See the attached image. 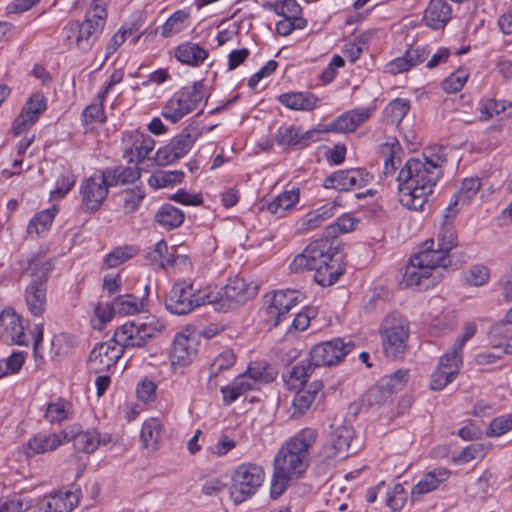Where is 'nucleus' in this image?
I'll use <instances>...</instances> for the list:
<instances>
[{
    "instance_id": "13",
    "label": "nucleus",
    "mask_w": 512,
    "mask_h": 512,
    "mask_svg": "<svg viewBox=\"0 0 512 512\" xmlns=\"http://www.w3.org/2000/svg\"><path fill=\"white\" fill-rule=\"evenodd\" d=\"M302 298L303 296L299 291L290 289L275 291L271 295H266L265 302L268 304L265 309L266 321L278 326L286 319L288 312L302 301Z\"/></svg>"
},
{
    "instance_id": "59",
    "label": "nucleus",
    "mask_w": 512,
    "mask_h": 512,
    "mask_svg": "<svg viewBox=\"0 0 512 512\" xmlns=\"http://www.w3.org/2000/svg\"><path fill=\"white\" fill-rule=\"evenodd\" d=\"M315 401L313 395L306 390H299L292 403V416L303 415Z\"/></svg>"
},
{
    "instance_id": "8",
    "label": "nucleus",
    "mask_w": 512,
    "mask_h": 512,
    "mask_svg": "<svg viewBox=\"0 0 512 512\" xmlns=\"http://www.w3.org/2000/svg\"><path fill=\"white\" fill-rule=\"evenodd\" d=\"M205 97L203 81H197L191 86L183 87L167 101L163 107L162 116L176 123L185 115L194 111Z\"/></svg>"
},
{
    "instance_id": "25",
    "label": "nucleus",
    "mask_w": 512,
    "mask_h": 512,
    "mask_svg": "<svg viewBox=\"0 0 512 512\" xmlns=\"http://www.w3.org/2000/svg\"><path fill=\"white\" fill-rule=\"evenodd\" d=\"M415 263H421L432 272L438 267H447L450 264L449 255L442 248H435L434 239H428L423 243L419 253L414 255Z\"/></svg>"
},
{
    "instance_id": "55",
    "label": "nucleus",
    "mask_w": 512,
    "mask_h": 512,
    "mask_svg": "<svg viewBox=\"0 0 512 512\" xmlns=\"http://www.w3.org/2000/svg\"><path fill=\"white\" fill-rule=\"evenodd\" d=\"M236 361V356L231 350L220 353L211 364V376H217L220 372L230 369Z\"/></svg>"
},
{
    "instance_id": "32",
    "label": "nucleus",
    "mask_w": 512,
    "mask_h": 512,
    "mask_svg": "<svg viewBox=\"0 0 512 512\" xmlns=\"http://www.w3.org/2000/svg\"><path fill=\"white\" fill-rule=\"evenodd\" d=\"M279 102L291 109L301 111H311L317 107L319 99L307 92H289L281 94L278 97Z\"/></svg>"
},
{
    "instance_id": "60",
    "label": "nucleus",
    "mask_w": 512,
    "mask_h": 512,
    "mask_svg": "<svg viewBox=\"0 0 512 512\" xmlns=\"http://www.w3.org/2000/svg\"><path fill=\"white\" fill-rule=\"evenodd\" d=\"M142 329V337L145 342L149 339L154 338L165 329V324L155 316L147 317L144 322L139 323Z\"/></svg>"
},
{
    "instance_id": "54",
    "label": "nucleus",
    "mask_w": 512,
    "mask_h": 512,
    "mask_svg": "<svg viewBox=\"0 0 512 512\" xmlns=\"http://www.w3.org/2000/svg\"><path fill=\"white\" fill-rule=\"evenodd\" d=\"M407 499V493L402 484L396 483L387 493L386 504L393 511H399L403 508Z\"/></svg>"
},
{
    "instance_id": "4",
    "label": "nucleus",
    "mask_w": 512,
    "mask_h": 512,
    "mask_svg": "<svg viewBox=\"0 0 512 512\" xmlns=\"http://www.w3.org/2000/svg\"><path fill=\"white\" fill-rule=\"evenodd\" d=\"M18 266L21 276L28 274L31 277L24 295L27 309L33 316L40 317L46 308L47 282L52 263L41 254H28L21 256Z\"/></svg>"
},
{
    "instance_id": "30",
    "label": "nucleus",
    "mask_w": 512,
    "mask_h": 512,
    "mask_svg": "<svg viewBox=\"0 0 512 512\" xmlns=\"http://www.w3.org/2000/svg\"><path fill=\"white\" fill-rule=\"evenodd\" d=\"M79 503V495L73 491H58L42 503L45 512H71Z\"/></svg>"
},
{
    "instance_id": "18",
    "label": "nucleus",
    "mask_w": 512,
    "mask_h": 512,
    "mask_svg": "<svg viewBox=\"0 0 512 512\" xmlns=\"http://www.w3.org/2000/svg\"><path fill=\"white\" fill-rule=\"evenodd\" d=\"M67 443V434L64 430L55 433L39 432L32 436L24 446V454L33 457L56 450Z\"/></svg>"
},
{
    "instance_id": "45",
    "label": "nucleus",
    "mask_w": 512,
    "mask_h": 512,
    "mask_svg": "<svg viewBox=\"0 0 512 512\" xmlns=\"http://www.w3.org/2000/svg\"><path fill=\"white\" fill-rule=\"evenodd\" d=\"M138 253V249L134 246H119L114 248L110 253H108L104 260L103 266L104 268L110 269L115 268L127 260L133 258Z\"/></svg>"
},
{
    "instance_id": "46",
    "label": "nucleus",
    "mask_w": 512,
    "mask_h": 512,
    "mask_svg": "<svg viewBox=\"0 0 512 512\" xmlns=\"http://www.w3.org/2000/svg\"><path fill=\"white\" fill-rule=\"evenodd\" d=\"M55 213V209H46L36 214L27 226V233L39 236L47 231L54 220Z\"/></svg>"
},
{
    "instance_id": "11",
    "label": "nucleus",
    "mask_w": 512,
    "mask_h": 512,
    "mask_svg": "<svg viewBox=\"0 0 512 512\" xmlns=\"http://www.w3.org/2000/svg\"><path fill=\"white\" fill-rule=\"evenodd\" d=\"M201 134V129L197 125H188L174 136L168 144L157 150L156 163L159 166H167L184 157Z\"/></svg>"
},
{
    "instance_id": "63",
    "label": "nucleus",
    "mask_w": 512,
    "mask_h": 512,
    "mask_svg": "<svg viewBox=\"0 0 512 512\" xmlns=\"http://www.w3.org/2000/svg\"><path fill=\"white\" fill-rule=\"evenodd\" d=\"M102 104H91L83 111L82 120L84 124L103 123L105 121Z\"/></svg>"
},
{
    "instance_id": "61",
    "label": "nucleus",
    "mask_w": 512,
    "mask_h": 512,
    "mask_svg": "<svg viewBox=\"0 0 512 512\" xmlns=\"http://www.w3.org/2000/svg\"><path fill=\"white\" fill-rule=\"evenodd\" d=\"M31 508V501L18 496L0 500V512H26Z\"/></svg>"
},
{
    "instance_id": "9",
    "label": "nucleus",
    "mask_w": 512,
    "mask_h": 512,
    "mask_svg": "<svg viewBox=\"0 0 512 512\" xmlns=\"http://www.w3.org/2000/svg\"><path fill=\"white\" fill-rule=\"evenodd\" d=\"M265 472L259 465L245 463L233 472L230 496L236 504L252 497L263 484Z\"/></svg>"
},
{
    "instance_id": "47",
    "label": "nucleus",
    "mask_w": 512,
    "mask_h": 512,
    "mask_svg": "<svg viewBox=\"0 0 512 512\" xmlns=\"http://www.w3.org/2000/svg\"><path fill=\"white\" fill-rule=\"evenodd\" d=\"M410 110V101L397 98L392 100L385 108L384 115L391 124L398 125Z\"/></svg>"
},
{
    "instance_id": "21",
    "label": "nucleus",
    "mask_w": 512,
    "mask_h": 512,
    "mask_svg": "<svg viewBox=\"0 0 512 512\" xmlns=\"http://www.w3.org/2000/svg\"><path fill=\"white\" fill-rule=\"evenodd\" d=\"M372 113L371 108H356L337 117L333 122L323 126V131L348 133L355 131L367 121Z\"/></svg>"
},
{
    "instance_id": "3",
    "label": "nucleus",
    "mask_w": 512,
    "mask_h": 512,
    "mask_svg": "<svg viewBox=\"0 0 512 512\" xmlns=\"http://www.w3.org/2000/svg\"><path fill=\"white\" fill-rule=\"evenodd\" d=\"M340 262L335 241L323 236L321 239L311 242L301 254L293 259L290 263V270L292 272L313 270L315 282L327 287L336 283L344 273Z\"/></svg>"
},
{
    "instance_id": "20",
    "label": "nucleus",
    "mask_w": 512,
    "mask_h": 512,
    "mask_svg": "<svg viewBox=\"0 0 512 512\" xmlns=\"http://www.w3.org/2000/svg\"><path fill=\"white\" fill-rule=\"evenodd\" d=\"M0 337L7 344H26V335L21 318L11 309L0 313Z\"/></svg>"
},
{
    "instance_id": "64",
    "label": "nucleus",
    "mask_w": 512,
    "mask_h": 512,
    "mask_svg": "<svg viewBox=\"0 0 512 512\" xmlns=\"http://www.w3.org/2000/svg\"><path fill=\"white\" fill-rule=\"evenodd\" d=\"M512 429V415L494 419L489 425V436H500Z\"/></svg>"
},
{
    "instance_id": "58",
    "label": "nucleus",
    "mask_w": 512,
    "mask_h": 512,
    "mask_svg": "<svg viewBox=\"0 0 512 512\" xmlns=\"http://www.w3.org/2000/svg\"><path fill=\"white\" fill-rule=\"evenodd\" d=\"M457 374L454 372L439 367L431 375L430 387L432 390L440 391L451 383Z\"/></svg>"
},
{
    "instance_id": "27",
    "label": "nucleus",
    "mask_w": 512,
    "mask_h": 512,
    "mask_svg": "<svg viewBox=\"0 0 512 512\" xmlns=\"http://www.w3.org/2000/svg\"><path fill=\"white\" fill-rule=\"evenodd\" d=\"M131 146L125 151V158L130 162H142L152 152L155 146V141L150 135L140 133L138 131L132 132L129 135Z\"/></svg>"
},
{
    "instance_id": "5",
    "label": "nucleus",
    "mask_w": 512,
    "mask_h": 512,
    "mask_svg": "<svg viewBox=\"0 0 512 512\" xmlns=\"http://www.w3.org/2000/svg\"><path fill=\"white\" fill-rule=\"evenodd\" d=\"M215 299L210 292V285L200 286L190 279L179 280L172 286L166 300V309L175 315H186L198 307L211 305Z\"/></svg>"
},
{
    "instance_id": "34",
    "label": "nucleus",
    "mask_w": 512,
    "mask_h": 512,
    "mask_svg": "<svg viewBox=\"0 0 512 512\" xmlns=\"http://www.w3.org/2000/svg\"><path fill=\"white\" fill-rule=\"evenodd\" d=\"M315 368L316 366H314L311 358L307 361H301L294 365L287 375L283 376L284 381L290 389H300L305 385Z\"/></svg>"
},
{
    "instance_id": "41",
    "label": "nucleus",
    "mask_w": 512,
    "mask_h": 512,
    "mask_svg": "<svg viewBox=\"0 0 512 512\" xmlns=\"http://www.w3.org/2000/svg\"><path fill=\"white\" fill-rule=\"evenodd\" d=\"M183 179L184 172L181 170L158 171L149 177L148 184L159 189L182 183Z\"/></svg>"
},
{
    "instance_id": "33",
    "label": "nucleus",
    "mask_w": 512,
    "mask_h": 512,
    "mask_svg": "<svg viewBox=\"0 0 512 512\" xmlns=\"http://www.w3.org/2000/svg\"><path fill=\"white\" fill-rule=\"evenodd\" d=\"M208 55L206 49L193 42H184L175 49V57L178 61L195 67L201 65Z\"/></svg>"
},
{
    "instance_id": "43",
    "label": "nucleus",
    "mask_w": 512,
    "mask_h": 512,
    "mask_svg": "<svg viewBox=\"0 0 512 512\" xmlns=\"http://www.w3.org/2000/svg\"><path fill=\"white\" fill-rule=\"evenodd\" d=\"M457 240L453 221L443 219L437 235V247L442 248L449 255V252L458 245Z\"/></svg>"
},
{
    "instance_id": "51",
    "label": "nucleus",
    "mask_w": 512,
    "mask_h": 512,
    "mask_svg": "<svg viewBox=\"0 0 512 512\" xmlns=\"http://www.w3.org/2000/svg\"><path fill=\"white\" fill-rule=\"evenodd\" d=\"M76 176L72 171L63 172L56 182V187L50 193L52 199H61L63 198L75 185Z\"/></svg>"
},
{
    "instance_id": "19",
    "label": "nucleus",
    "mask_w": 512,
    "mask_h": 512,
    "mask_svg": "<svg viewBox=\"0 0 512 512\" xmlns=\"http://www.w3.org/2000/svg\"><path fill=\"white\" fill-rule=\"evenodd\" d=\"M46 109V98L42 93H34L23 107L20 115L15 119L13 131L15 135L22 134L33 126L38 116Z\"/></svg>"
},
{
    "instance_id": "40",
    "label": "nucleus",
    "mask_w": 512,
    "mask_h": 512,
    "mask_svg": "<svg viewBox=\"0 0 512 512\" xmlns=\"http://www.w3.org/2000/svg\"><path fill=\"white\" fill-rule=\"evenodd\" d=\"M190 15L185 10L175 11L161 27V36L168 38L174 36L188 27Z\"/></svg>"
},
{
    "instance_id": "36",
    "label": "nucleus",
    "mask_w": 512,
    "mask_h": 512,
    "mask_svg": "<svg viewBox=\"0 0 512 512\" xmlns=\"http://www.w3.org/2000/svg\"><path fill=\"white\" fill-rule=\"evenodd\" d=\"M163 426L159 419L150 418L146 420L141 429L140 439L143 447L150 450H156L157 444L161 440Z\"/></svg>"
},
{
    "instance_id": "35",
    "label": "nucleus",
    "mask_w": 512,
    "mask_h": 512,
    "mask_svg": "<svg viewBox=\"0 0 512 512\" xmlns=\"http://www.w3.org/2000/svg\"><path fill=\"white\" fill-rule=\"evenodd\" d=\"M74 413L71 402L58 398L56 401L47 404L44 417L50 423H61L71 419Z\"/></svg>"
},
{
    "instance_id": "31",
    "label": "nucleus",
    "mask_w": 512,
    "mask_h": 512,
    "mask_svg": "<svg viewBox=\"0 0 512 512\" xmlns=\"http://www.w3.org/2000/svg\"><path fill=\"white\" fill-rule=\"evenodd\" d=\"M431 276L432 271L421 263H415L413 256L405 268L402 283L405 287L419 286L428 288L430 283H427V281Z\"/></svg>"
},
{
    "instance_id": "15",
    "label": "nucleus",
    "mask_w": 512,
    "mask_h": 512,
    "mask_svg": "<svg viewBox=\"0 0 512 512\" xmlns=\"http://www.w3.org/2000/svg\"><path fill=\"white\" fill-rule=\"evenodd\" d=\"M373 175L363 169L355 168L340 170L326 177L324 186L339 191H349L354 188H363L370 184Z\"/></svg>"
},
{
    "instance_id": "38",
    "label": "nucleus",
    "mask_w": 512,
    "mask_h": 512,
    "mask_svg": "<svg viewBox=\"0 0 512 512\" xmlns=\"http://www.w3.org/2000/svg\"><path fill=\"white\" fill-rule=\"evenodd\" d=\"M336 206L339 205L334 201L333 203H327L316 210L307 213L302 220V229L310 231L317 228L320 224L335 214Z\"/></svg>"
},
{
    "instance_id": "7",
    "label": "nucleus",
    "mask_w": 512,
    "mask_h": 512,
    "mask_svg": "<svg viewBox=\"0 0 512 512\" xmlns=\"http://www.w3.org/2000/svg\"><path fill=\"white\" fill-rule=\"evenodd\" d=\"M380 335L387 357L397 359L404 355L409 337V324L402 315H387L381 324Z\"/></svg>"
},
{
    "instance_id": "6",
    "label": "nucleus",
    "mask_w": 512,
    "mask_h": 512,
    "mask_svg": "<svg viewBox=\"0 0 512 512\" xmlns=\"http://www.w3.org/2000/svg\"><path fill=\"white\" fill-rule=\"evenodd\" d=\"M106 19V8L87 10L83 22H72L63 27L62 37L69 45L75 44L82 52H88L102 34Z\"/></svg>"
},
{
    "instance_id": "37",
    "label": "nucleus",
    "mask_w": 512,
    "mask_h": 512,
    "mask_svg": "<svg viewBox=\"0 0 512 512\" xmlns=\"http://www.w3.org/2000/svg\"><path fill=\"white\" fill-rule=\"evenodd\" d=\"M184 218L183 211L171 204L162 205L155 215V221L167 230L179 227L183 223Z\"/></svg>"
},
{
    "instance_id": "23",
    "label": "nucleus",
    "mask_w": 512,
    "mask_h": 512,
    "mask_svg": "<svg viewBox=\"0 0 512 512\" xmlns=\"http://www.w3.org/2000/svg\"><path fill=\"white\" fill-rule=\"evenodd\" d=\"M67 434V442L73 441L76 450L91 454L100 446V433L95 430L83 431L77 424L64 429Z\"/></svg>"
},
{
    "instance_id": "57",
    "label": "nucleus",
    "mask_w": 512,
    "mask_h": 512,
    "mask_svg": "<svg viewBox=\"0 0 512 512\" xmlns=\"http://www.w3.org/2000/svg\"><path fill=\"white\" fill-rule=\"evenodd\" d=\"M24 364L22 353H13L8 358L0 360V378L17 373Z\"/></svg>"
},
{
    "instance_id": "28",
    "label": "nucleus",
    "mask_w": 512,
    "mask_h": 512,
    "mask_svg": "<svg viewBox=\"0 0 512 512\" xmlns=\"http://www.w3.org/2000/svg\"><path fill=\"white\" fill-rule=\"evenodd\" d=\"M112 338L122 347V351H124L125 348H139L146 344L144 337H142L140 324L134 321L127 322L120 326L115 331Z\"/></svg>"
},
{
    "instance_id": "29",
    "label": "nucleus",
    "mask_w": 512,
    "mask_h": 512,
    "mask_svg": "<svg viewBox=\"0 0 512 512\" xmlns=\"http://www.w3.org/2000/svg\"><path fill=\"white\" fill-rule=\"evenodd\" d=\"M451 475V472L444 467L435 468L423 475V477L413 486L411 496L413 499L417 495H424L437 489L439 485L445 482Z\"/></svg>"
},
{
    "instance_id": "53",
    "label": "nucleus",
    "mask_w": 512,
    "mask_h": 512,
    "mask_svg": "<svg viewBox=\"0 0 512 512\" xmlns=\"http://www.w3.org/2000/svg\"><path fill=\"white\" fill-rule=\"evenodd\" d=\"M481 188V180L478 177L465 178L458 190V197L462 198V204L469 203Z\"/></svg>"
},
{
    "instance_id": "42",
    "label": "nucleus",
    "mask_w": 512,
    "mask_h": 512,
    "mask_svg": "<svg viewBox=\"0 0 512 512\" xmlns=\"http://www.w3.org/2000/svg\"><path fill=\"white\" fill-rule=\"evenodd\" d=\"M247 377L237 376L229 386L221 387L223 401L226 405L235 402L241 395L251 391V383Z\"/></svg>"
},
{
    "instance_id": "24",
    "label": "nucleus",
    "mask_w": 512,
    "mask_h": 512,
    "mask_svg": "<svg viewBox=\"0 0 512 512\" xmlns=\"http://www.w3.org/2000/svg\"><path fill=\"white\" fill-rule=\"evenodd\" d=\"M195 346L194 339L183 333L176 334L170 352L171 365L180 367L189 365L196 355Z\"/></svg>"
},
{
    "instance_id": "1",
    "label": "nucleus",
    "mask_w": 512,
    "mask_h": 512,
    "mask_svg": "<svg viewBox=\"0 0 512 512\" xmlns=\"http://www.w3.org/2000/svg\"><path fill=\"white\" fill-rule=\"evenodd\" d=\"M380 156L384 160L382 179L397 183L400 203L411 210H423L428 197L443 175L446 163L441 149L438 152L426 150L423 158H410L401 167L398 175L394 174L402 163L403 149L396 138H390L379 147Z\"/></svg>"
},
{
    "instance_id": "2",
    "label": "nucleus",
    "mask_w": 512,
    "mask_h": 512,
    "mask_svg": "<svg viewBox=\"0 0 512 512\" xmlns=\"http://www.w3.org/2000/svg\"><path fill=\"white\" fill-rule=\"evenodd\" d=\"M317 437V431L307 427L289 438L279 449L274 459L270 488L272 498H278L292 479L299 478L306 471L310 462V449Z\"/></svg>"
},
{
    "instance_id": "44",
    "label": "nucleus",
    "mask_w": 512,
    "mask_h": 512,
    "mask_svg": "<svg viewBox=\"0 0 512 512\" xmlns=\"http://www.w3.org/2000/svg\"><path fill=\"white\" fill-rule=\"evenodd\" d=\"M275 141L284 148L300 149V128L294 125L279 127Z\"/></svg>"
},
{
    "instance_id": "26",
    "label": "nucleus",
    "mask_w": 512,
    "mask_h": 512,
    "mask_svg": "<svg viewBox=\"0 0 512 512\" xmlns=\"http://www.w3.org/2000/svg\"><path fill=\"white\" fill-rule=\"evenodd\" d=\"M452 18V7L446 0H431L423 20L433 30L443 29Z\"/></svg>"
},
{
    "instance_id": "10",
    "label": "nucleus",
    "mask_w": 512,
    "mask_h": 512,
    "mask_svg": "<svg viewBox=\"0 0 512 512\" xmlns=\"http://www.w3.org/2000/svg\"><path fill=\"white\" fill-rule=\"evenodd\" d=\"M210 292L215 296V299H211V305L218 312H227L234 305L243 304L256 295L255 288L239 277L229 279L223 288L210 285Z\"/></svg>"
},
{
    "instance_id": "62",
    "label": "nucleus",
    "mask_w": 512,
    "mask_h": 512,
    "mask_svg": "<svg viewBox=\"0 0 512 512\" xmlns=\"http://www.w3.org/2000/svg\"><path fill=\"white\" fill-rule=\"evenodd\" d=\"M467 78L468 76L464 71H457L443 81L442 87L448 93H456L462 89Z\"/></svg>"
},
{
    "instance_id": "39",
    "label": "nucleus",
    "mask_w": 512,
    "mask_h": 512,
    "mask_svg": "<svg viewBox=\"0 0 512 512\" xmlns=\"http://www.w3.org/2000/svg\"><path fill=\"white\" fill-rule=\"evenodd\" d=\"M299 201V190L284 191L268 204V211L277 217H283L287 210L292 209Z\"/></svg>"
},
{
    "instance_id": "12",
    "label": "nucleus",
    "mask_w": 512,
    "mask_h": 512,
    "mask_svg": "<svg viewBox=\"0 0 512 512\" xmlns=\"http://www.w3.org/2000/svg\"><path fill=\"white\" fill-rule=\"evenodd\" d=\"M355 348L352 341L343 338H333L314 345L310 350V358L314 366L338 365Z\"/></svg>"
},
{
    "instance_id": "52",
    "label": "nucleus",
    "mask_w": 512,
    "mask_h": 512,
    "mask_svg": "<svg viewBox=\"0 0 512 512\" xmlns=\"http://www.w3.org/2000/svg\"><path fill=\"white\" fill-rule=\"evenodd\" d=\"M462 365V350L457 349L456 345H452L450 350L445 353L439 361V367L450 370L455 374L459 373Z\"/></svg>"
},
{
    "instance_id": "14",
    "label": "nucleus",
    "mask_w": 512,
    "mask_h": 512,
    "mask_svg": "<svg viewBox=\"0 0 512 512\" xmlns=\"http://www.w3.org/2000/svg\"><path fill=\"white\" fill-rule=\"evenodd\" d=\"M354 437V429L350 425H341L335 428L330 441L323 445L322 455L326 459H345L349 453H356L352 449L351 442Z\"/></svg>"
},
{
    "instance_id": "49",
    "label": "nucleus",
    "mask_w": 512,
    "mask_h": 512,
    "mask_svg": "<svg viewBox=\"0 0 512 512\" xmlns=\"http://www.w3.org/2000/svg\"><path fill=\"white\" fill-rule=\"evenodd\" d=\"M392 393L381 382L379 385L371 387L364 396L368 406H381L392 401Z\"/></svg>"
},
{
    "instance_id": "22",
    "label": "nucleus",
    "mask_w": 512,
    "mask_h": 512,
    "mask_svg": "<svg viewBox=\"0 0 512 512\" xmlns=\"http://www.w3.org/2000/svg\"><path fill=\"white\" fill-rule=\"evenodd\" d=\"M142 302L131 294L119 295L107 306V311L100 306L96 308V314L102 322L111 320L112 314L132 315L141 310Z\"/></svg>"
},
{
    "instance_id": "56",
    "label": "nucleus",
    "mask_w": 512,
    "mask_h": 512,
    "mask_svg": "<svg viewBox=\"0 0 512 512\" xmlns=\"http://www.w3.org/2000/svg\"><path fill=\"white\" fill-rule=\"evenodd\" d=\"M145 198V192L141 187H135L126 193L123 204L125 214H131L137 211Z\"/></svg>"
},
{
    "instance_id": "16",
    "label": "nucleus",
    "mask_w": 512,
    "mask_h": 512,
    "mask_svg": "<svg viewBox=\"0 0 512 512\" xmlns=\"http://www.w3.org/2000/svg\"><path fill=\"white\" fill-rule=\"evenodd\" d=\"M108 193L105 183L96 173L84 179L80 184L81 203L84 211L87 213L98 211Z\"/></svg>"
},
{
    "instance_id": "48",
    "label": "nucleus",
    "mask_w": 512,
    "mask_h": 512,
    "mask_svg": "<svg viewBox=\"0 0 512 512\" xmlns=\"http://www.w3.org/2000/svg\"><path fill=\"white\" fill-rule=\"evenodd\" d=\"M356 223V219L348 214H343L334 223L326 227L324 236L334 241L340 234L353 231Z\"/></svg>"
},
{
    "instance_id": "50",
    "label": "nucleus",
    "mask_w": 512,
    "mask_h": 512,
    "mask_svg": "<svg viewBox=\"0 0 512 512\" xmlns=\"http://www.w3.org/2000/svg\"><path fill=\"white\" fill-rule=\"evenodd\" d=\"M409 380V371L405 369H399L394 373L387 375L381 379V383L394 394L397 391L402 390Z\"/></svg>"
},
{
    "instance_id": "17",
    "label": "nucleus",
    "mask_w": 512,
    "mask_h": 512,
    "mask_svg": "<svg viewBox=\"0 0 512 512\" xmlns=\"http://www.w3.org/2000/svg\"><path fill=\"white\" fill-rule=\"evenodd\" d=\"M122 354V347L113 338L100 343L90 353L89 369L94 373L107 371L117 363Z\"/></svg>"
}]
</instances>
